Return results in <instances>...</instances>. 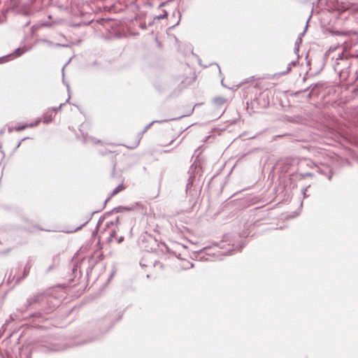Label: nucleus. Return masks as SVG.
<instances>
[{
    "label": "nucleus",
    "instance_id": "f257e3e1",
    "mask_svg": "<svg viewBox=\"0 0 358 358\" xmlns=\"http://www.w3.org/2000/svg\"><path fill=\"white\" fill-rule=\"evenodd\" d=\"M57 111L55 109H50V110H48L43 116L42 117V121L45 123H49L50 122L55 114H56Z\"/></svg>",
    "mask_w": 358,
    "mask_h": 358
},
{
    "label": "nucleus",
    "instance_id": "f03ea898",
    "mask_svg": "<svg viewBox=\"0 0 358 358\" xmlns=\"http://www.w3.org/2000/svg\"><path fill=\"white\" fill-rule=\"evenodd\" d=\"M175 136H171L169 132H167L166 134H165V135L163 136L162 139L161 145L164 147L167 146L172 143L175 141Z\"/></svg>",
    "mask_w": 358,
    "mask_h": 358
},
{
    "label": "nucleus",
    "instance_id": "7ed1b4c3",
    "mask_svg": "<svg viewBox=\"0 0 358 358\" xmlns=\"http://www.w3.org/2000/svg\"><path fill=\"white\" fill-rule=\"evenodd\" d=\"M40 122L41 120H38L34 123L26 124L22 126H19L18 127L16 128V131H20L29 127L32 128L34 127L37 126L40 123Z\"/></svg>",
    "mask_w": 358,
    "mask_h": 358
},
{
    "label": "nucleus",
    "instance_id": "20e7f679",
    "mask_svg": "<svg viewBox=\"0 0 358 358\" xmlns=\"http://www.w3.org/2000/svg\"><path fill=\"white\" fill-rule=\"evenodd\" d=\"M125 189L124 185L123 183L120 184L112 192L111 196H113L118 194L119 192L123 191Z\"/></svg>",
    "mask_w": 358,
    "mask_h": 358
},
{
    "label": "nucleus",
    "instance_id": "39448f33",
    "mask_svg": "<svg viewBox=\"0 0 358 358\" xmlns=\"http://www.w3.org/2000/svg\"><path fill=\"white\" fill-rule=\"evenodd\" d=\"M139 142H140L139 138L138 137H136L131 145H127L126 146L130 149H134L138 146V145L139 144Z\"/></svg>",
    "mask_w": 358,
    "mask_h": 358
},
{
    "label": "nucleus",
    "instance_id": "423d86ee",
    "mask_svg": "<svg viewBox=\"0 0 358 358\" xmlns=\"http://www.w3.org/2000/svg\"><path fill=\"white\" fill-rule=\"evenodd\" d=\"M115 233H116V232H115V229L112 231V232H111V234H110V237L108 238V241L109 243L113 241V238H114V237H115Z\"/></svg>",
    "mask_w": 358,
    "mask_h": 358
},
{
    "label": "nucleus",
    "instance_id": "0eeeda50",
    "mask_svg": "<svg viewBox=\"0 0 358 358\" xmlns=\"http://www.w3.org/2000/svg\"><path fill=\"white\" fill-rule=\"evenodd\" d=\"M124 241V237L123 236H121L118 238L117 240V243H121L122 241Z\"/></svg>",
    "mask_w": 358,
    "mask_h": 358
},
{
    "label": "nucleus",
    "instance_id": "6e6552de",
    "mask_svg": "<svg viewBox=\"0 0 358 358\" xmlns=\"http://www.w3.org/2000/svg\"><path fill=\"white\" fill-rule=\"evenodd\" d=\"M117 222H118V218H117L115 220V224L117 223Z\"/></svg>",
    "mask_w": 358,
    "mask_h": 358
}]
</instances>
